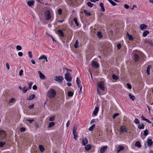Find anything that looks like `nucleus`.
I'll return each instance as SVG.
<instances>
[{
    "label": "nucleus",
    "mask_w": 153,
    "mask_h": 153,
    "mask_svg": "<svg viewBox=\"0 0 153 153\" xmlns=\"http://www.w3.org/2000/svg\"><path fill=\"white\" fill-rule=\"evenodd\" d=\"M56 94V92L55 90L53 88H51L48 91L47 96L51 98H54Z\"/></svg>",
    "instance_id": "obj_1"
},
{
    "label": "nucleus",
    "mask_w": 153,
    "mask_h": 153,
    "mask_svg": "<svg viewBox=\"0 0 153 153\" xmlns=\"http://www.w3.org/2000/svg\"><path fill=\"white\" fill-rule=\"evenodd\" d=\"M65 79L68 82H71L72 80V78L70 73L67 72L65 74Z\"/></svg>",
    "instance_id": "obj_2"
},
{
    "label": "nucleus",
    "mask_w": 153,
    "mask_h": 153,
    "mask_svg": "<svg viewBox=\"0 0 153 153\" xmlns=\"http://www.w3.org/2000/svg\"><path fill=\"white\" fill-rule=\"evenodd\" d=\"M153 144V141L151 139H148L147 143H145V146L146 148L148 146H151Z\"/></svg>",
    "instance_id": "obj_3"
},
{
    "label": "nucleus",
    "mask_w": 153,
    "mask_h": 153,
    "mask_svg": "<svg viewBox=\"0 0 153 153\" xmlns=\"http://www.w3.org/2000/svg\"><path fill=\"white\" fill-rule=\"evenodd\" d=\"M63 79V77L62 76H55L54 77V79L55 81L59 82H62Z\"/></svg>",
    "instance_id": "obj_4"
},
{
    "label": "nucleus",
    "mask_w": 153,
    "mask_h": 153,
    "mask_svg": "<svg viewBox=\"0 0 153 153\" xmlns=\"http://www.w3.org/2000/svg\"><path fill=\"white\" fill-rule=\"evenodd\" d=\"M98 86L101 90H105L104 83L103 82H100L98 83Z\"/></svg>",
    "instance_id": "obj_5"
},
{
    "label": "nucleus",
    "mask_w": 153,
    "mask_h": 153,
    "mask_svg": "<svg viewBox=\"0 0 153 153\" xmlns=\"http://www.w3.org/2000/svg\"><path fill=\"white\" fill-rule=\"evenodd\" d=\"M45 17L46 20H49L51 18V16L50 14V11L49 10H47L45 12Z\"/></svg>",
    "instance_id": "obj_6"
},
{
    "label": "nucleus",
    "mask_w": 153,
    "mask_h": 153,
    "mask_svg": "<svg viewBox=\"0 0 153 153\" xmlns=\"http://www.w3.org/2000/svg\"><path fill=\"white\" fill-rule=\"evenodd\" d=\"M92 66L96 68H99V64L95 61H93L92 62Z\"/></svg>",
    "instance_id": "obj_7"
},
{
    "label": "nucleus",
    "mask_w": 153,
    "mask_h": 153,
    "mask_svg": "<svg viewBox=\"0 0 153 153\" xmlns=\"http://www.w3.org/2000/svg\"><path fill=\"white\" fill-rule=\"evenodd\" d=\"M120 133L121 134L124 132H127V129L125 126H121L120 128Z\"/></svg>",
    "instance_id": "obj_8"
},
{
    "label": "nucleus",
    "mask_w": 153,
    "mask_h": 153,
    "mask_svg": "<svg viewBox=\"0 0 153 153\" xmlns=\"http://www.w3.org/2000/svg\"><path fill=\"white\" fill-rule=\"evenodd\" d=\"M76 82L78 87L80 89V90L79 91V92H80L82 90V86L81 84L80 83V80H79L78 77L76 78Z\"/></svg>",
    "instance_id": "obj_9"
},
{
    "label": "nucleus",
    "mask_w": 153,
    "mask_h": 153,
    "mask_svg": "<svg viewBox=\"0 0 153 153\" xmlns=\"http://www.w3.org/2000/svg\"><path fill=\"white\" fill-rule=\"evenodd\" d=\"M0 135L3 138H4L6 137V134L3 130H1L0 131Z\"/></svg>",
    "instance_id": "obj_10"
},
{
    "label": "nucleus",
    "mask_w": 153,
    "mask_h": 153,
    "mask_svg": "<svg viewBox=\"0 0 153 153\" xmlns=\"http://www.w3.org/2000/svg\"><path fill=\"white\" fill-rule=\"evenodd\" d=\"M124 147L123 146L119 145L117 148V152L118 153H119L121 151L124 149Z\"/></svg>",
    "instance_id": "obj_11"
},
{
    "label": "nucleus",
    "mask_w": 153,
    "mask_h": 153,
    "mask_svg": "<svg viewBox=\"0 0 153 153\" xmlns=\"http://www.w3.org/2000/svg\"><path fill=\"white\" fill-rule=\"evenodd\" d=\"M38 73L39 74V77L42 79H45V75L41 72L40 71H38Z\"/></svg>",
    "instance_id": "obj_12"
},
{
    "label": "nucleus",
    "mask_w": 153,
    "mask_h": 153,
    "mask_svg": "<svg viewBox=\"0 0 153 153\" xmlns=\"http://www.w3.org/2000/svg\"><path fill=\"white\" fill-rule=\"evenodd\" d=\"M34 1L33 0H32L28 1L27 4L28 6L31 7L34 5Z\"/></svg>",
    "instance_id": "obj_13"
},
{
    "label": "nucleus",
    "mask_w": 153,
    "mask_h": 153,
    "mask_svg": "<svg viewBox=\"0 0 153 153\" xmlns=\"http://www.w3.org/2000/svg\"><path fill=\"white\" fill-rule=\"evenodd\" d=\"M58 33V35L61 37H63L64 36V34L62 30H58L57 31Z\"/></svg>",
    "instance_id": "obj_14"
},
{
    "label": "nucleus",
    "mask_w": 153,
    "mask_h": 153,
    "mask_svg": "<svg viewBox=\"0 0 153 153\" xmlns=\"http://www.w3.org/2000/svg\"><path fill=\"white\" fill-rule=\"evenodd\" d=\"M107 148V146H103L102 147L100 150V152L101 153H104L106 150Z\"/></svg>",
    "instance_id": "obj_15"
},
{
    "label": "nucleus",
    "mask_w": 153,
    "mask_h": 153,
    "mask_svg": "<svg viewBox=\"0 0 153 153\" xmlns=\"http://www.w3.org/2000/svg\"><path fill=\"white\" fill-rule=\"evenodd\" d=\"M147 27V26L144 24H142L140 26V29L142 30L146 29Z\"/></svg>",
    "instance_id": "obj_16"
},
{
    "label": "nucleus",
    "mask_w": 153,
    "mask_h": 153,
    "mask_svg": "<svg viewBox=\"0 0 153 153\" xmlns=\"http://www.w3.org/2000/svg\"><path fill=\"white\" fill-rule=\"evenodd\" d=\"M36 97L35 95L34 94H32L30 95L29 97V98H27V99L28 100H31L35 98Z\"/></svg>",
    "instance_id": "obj_17"
},
{
    "label": "nucleus",
    "mask_w": 153,
    "mask_h": 153,
    "mask_svg": "<svg viewBox=\"0 0 153 153\" xmlns=\"http://www.w3.org/2000/svg\"><path fill=\"white\" fill-rule=\"evenodd\" d=\"M88 143V140L86 138H83L82 141V144L85 146Z\"/></svg>",
    "instance_id": "obj_18"
},
{
    "label": "nucleus",
    "mask_w": 153,
    "mask_h": 153,
    "mask_svg": "<svg viewBox=\"0 0 153 153\" xmlns=\"http://www.w3.org/2000/svg\"><path fill=\"white\" fill-rule=\"evenodd\" d=\"M99 111V108L98 107H96L94 110V111H93V114L96 115L98 113Z\"/></svg>",
    "instance_id": "obj_19"
},
{
    "label": "nucleus",
    "mask_w": 153,
    "mask_h": 153,
    "mask_svg": "<svg viewBox=\"0 0 153 153\" xmlns=\"http://www.w3.org/2000/svg\"><path fill=\"white\" fill-rule=\"evenodd\" d=\"M135 145L139 148H140L141 146L140 143L139 141L136 142L135 144Z\"/></svg>",
    "instance_id": "obj_20"
},
{
    "label": "nucleus",
    "mask_w": 153,
    "mask_h": 153,
    "mask_svg": "<svg viewBox=\"0 0 153 153\" xmlns=\"http://www.w3.org/2000/svg\"><path fill=\"white\" fill-rule=\"evenodd\" d=\"M128 96L130 98L132 101H134L136 98L135 96L134 95H132L131 94H129Z\"/></svg>",
    "instance_id": "obj_21"
},
{
    "label": "nucleus",
    "mask_w": 153,
    "mask_h": 153,
    "mask_svg": "<svg viewBox=\"0 0 153 153\" xmlns=\"http://www.w3.org/2000/svg\"><path fill=\"white\" fill-rule=\"evenodd\" d=\"M91 146L90 144H88L85 147V149L86 151L89 150L91 148Z\"/></svg>",
    "instance_id": "obj_22"
},
{
    "label": "nucleus",
    "mask_w": 153,
    "mask_h": 153,
    "mask_svg": "<svg viewBox=\"0 0 153 153\" xmlns=\"http://www.w3.org/2000/svg\"><path fill=\"white\" fill-rule=\"evenodd\" d=\"M127 36H128V39L130 41H133L134 39L133 38L131 35H130L128 34V33H127Z\"/></svg>",
    "instance_id": "obj_23"
},
{
    "label": "nucleus",
    "mask_w": 153,
    "mask_h": 153,
    "mask_svg": "<svg viewBox=\"0 0 153 153\" xmlns=\"http://www.w3.org/2000/svg\"><path fill=\"white\" fill-rule=\"evenodd\" d=\"M100 6L101 7V10L104 12L105 11V10L103 4L102 3H100Z\"/></svg>",
    "instance_id": "obj_24"
},
{
    "label": "nucleus",
    "mask_w": 153,
    "mask_h": 153,
    "mask_svg": "<svg viewBox=\"0 0 153 153\" xmlns=\"http://www.w3.org/2000/svg\"><path fill=\"white\" fill-rule=\"evenodd\" d=\"M139 58V56L137 54H135L134 56V60L135 62H137Z\"/></svg>",
    "instance_id": "obj_25"
},
{
    "label": "nucleus",
    "mask_w": 153,
    "mask_h": 153,
    "mask_svg": "<svg viewBox=\"0 0 153 153\" xmlns=\"http://www.w3.org/2000/svg\"><path fill=\"white\" fill-rule=\"evenodd\" d=\"M84 13H85L86 15L87 16H90L91 15V13L90 12H88L86 10H84Z\"/></svg>",
    "instance_id": "obj_26"
},
{
    "label": "nucleus",
    "mask_w": 153,
    "mask_h": 153,
    "mask_svg": "<svg viewBox=\"0 0 153 153\" xmlns=\"http://www.w3.org/2000/svg\"><path fill=\"white\" fill-rule=\"evenodd\" d=\"M149 33V32L148 30H146L144 31L143 33V37H146L148 34Z\"/></svg>",
    "instance_id": "obj_27"
},
{
    "label": "nucleus",
    "mask_w": 153,
    "mask_h": 153,
    "mask_svg": "<svg viewBox=\"0 0 153 153\" xmlns=\"http://www.w3.org/2000/svg\"><path fill=\"white\" fill-rule=\"evenodd\" d=\"M39 148L41 152H43L45 150L44 147L42 145H39Z\"/></svg>",
    "instance_id": "obj_28"
},
{
    "label": "nucleus",
    "mask_w": 153,
    "mask_h": 153,
    "mask_svg": "<svg viewBox=\"0 0 153 153\" xmlns=\"http://www.w3.org/2000/svg\"><path fill=\"white\" fill-rule=\"evenodd\" d=\"M97 35L99 39H101L102 38V33L100 32H98L97 34Z\"/></svg>",
    "instance_id": "obj_29"
},
{
    "label": "nucleus",
    "mask_w": 153,
    "mask_h": 153,
    "mask_svg": "<svg viewBox=\"0 0 153 153\" xmlns=\"http://www.w3.org/2000/svg\"><path fill=\"white\" fill-rule=\"evenodd\" d=\"M55 123L54 122H51L49 123L48 127L49 128H51L54 126Z\"/></svg>",
    "instance_id": "obj_30"
},
{
    "label": "nucleus",
    "mask_w": 153,
    "mask_h": 153,
    "mask_svg": "<svg viewBox=\"0 0 153 153\" xmlns=\"http://www.w3.org/2000/svg\"><path fill=\"white\" fill-rule=\"evenodd\" d=\"M144 126L143 124H142L138 126V128L139 129H143L144 128Z\"/></svg>",
    "instance_id": "obj_31"
},
{
    "label": "nucleus",
    "mask_w": 153,
    "mask_h": 153,
    "mask_svg": "<svg viewBox=\"0 0 153 153\" xmlns=\"http://www.w3.org/2000/svg\"><path fill=\"white\" fill-rule=\"evenodd\" d=\"M112 77L114 79L116 80L118 79V76H117L114 74H113L112 75Z\"/></svg>",
    "instance_id": "obj_32"
},
{
    "label": "nucleus",
    "mask_w": 153,
    "mask_h": 153,
    "mask_svg": "<svg viewBox=\"0 0 153 153\" xmlns=\"http://www.w3.org/2000/svg\"><path fill=\"white\" fill-rule=\"evenodd\" d=\"M148 130L146 129L143 131L144 135L146 136L148 134Z\"/></svg>",
    "instance_id": "obj_33"
},
{
    "label": "nucleus",
    "mask_w": 153,
    "mask_h": 153,
    "mask_svg": "<svg viewBox=\"0 0 153 153\" xmlns=\"http://www.w3.org/2000/svg\"><path fill=\"white\" fill-rule=\"evenodd\" d=\"M108 1L113 6H115L116 4L111 0H108Z\"/></svg>",
    "instance_id": "obj_34"
},
{
    "label": "nucleus",
    "mask_w": 153,
    "mask_h": 153,
    "mask_svg": "<svg viewBox=\"0 0 153 153\" xmlns=\"http://www.w3.org/2000/svg\"><path fill=\"white\" fill-rule=\"evenodd\" d=\"M28 90V89L25 86L22 88V91L23 93H25L27 92Z\"/></svg>",
    "instance_id": "obj_35"
},
{
    "label": "nucleus",
    "mask_w": 153,
    "mask_h": 153,
    "mask_svg": "<svg viewBox=\"0 0 153 153\" xmlns=\"http://www.w3.org/2000/svg\"><path fill=\"white\" fill-rule=\"evenodd\" d=\"M74 21L75 22L76 25L77 26H79V24L77 22V19L76 18H74Z\"/></svg>",
    "instance_id": "obj_36"
},
{
    "label": "nucleus",
    "mask_w": 153,
    "mask_h": 153,
    "mask_svg": "<svg viewBox=\"0 0 153 153\" xmlns=\"http://www.w3.org/2000/svg\"><path fill=\"white\" fill-rule=\"evenodd\" d=\"M95 125L93 124L92 126L89 128V130L90 131H92L93 130L94 128L95 127Z\"/></svg>",
    "instance_id": "obj_37"
},
{
    "label": "nucleus",
    "mask_w": 153,
    "mask_h": 153,
    "mask_svg": "<svg viewBox=\"0 0 153 153\" xmlns=\"http://www.w3.org/2000/svg\"><path fill=\"white\" fill-rule=\"evenodd\" d=\"M73 93L71 91H68V96L69 97H72L73 96Z\"/></svg>",
    "instance_id": "obj_38"
},
{
    "label": "nucleus",
    "mask_w": 153,
    "mask_h": 153,
    "mask_svg": "<svg viewBox=\"0 0 153 153\" xmlns=\"http://www.w3.org/2000/svg\"><path fill=\"white\" fill-rule=\"evenodd\" d=\"M87 5L90 7H92V6H93V5H94V4H92V3H91V2H88L87 3Z\"/></svg>",
    "instance_id": "obj_39"
},
{
    "label": "nucleus",
    "mask_w": 153,
    "mask_h": 153,
    "mask_svg": "<svg viewBox=\"0 0 153 153\" xmlns=\"http://www.w3.org/2000/svg\"><path fill=\"white\" fill-rule=\"evenodd\" d=\"M5 144V142H0V147H2Z\"/></svg>",
    "instance_id": "obj_40"
},
{
    "label": "nucleus",
    "mask_w": 153,
    "mask_h": 153,
    "mask_svg": "<svg viewBox=\"0 0 153 153\" xmlns=\"http://www.w3.org/2000/svg\"><path fill=\"white\" fill-rule=\"evenodd\" d=\"M15 100V99L14 98H12L9 101V103H12L14 102Z\"/></svg>",
    "instance_id": "obj_41"
},
{
    "label": "nucleus",
    "mask_w": 153,
    "mask_h": 153,
    "mask_svg": "<svg viewBox=\"0 0 153 153\" xmlns=\"http://www.w3.org/2000/svg\"><path fill=\"white\" fill-rule=\"evenodd\" d=\"M46 57V56L45 55H41L40 57L39 58V60H41L43 59H45V58Z\"/></svg>",
    "instance_id": "obj_42"
},
{
    "label": "nucleus",
    "mask_w": 153,
    "mask_h": 153,
    "mask_svg": "<svg viewBox=\"0 0 153 153\" xmlns=\"http://www.w3.org/2000/svg\"><path fill=\"white\" fill-rule=\"evenodd\" d=\"M146 43H149L151 46H153V43L151 41H147L146 40Z\"/></svg>",
    "instance_id": "obj_43"
},
{
    "label": "nucleus",
    "mask_w": 153,
    "mask_h": 153,
    "mask_svg": "<svg viewBox=\"0 0 153 153\" xmlns=\"http://www.w3.org/2000/svg\"><path fill=\"white\" fill-rule=\"evenodd\" d=\"M28 89H30L31 88L32 83L31 82H29L28 83Z\"/></svg>",
    "instance_id": "obj_44"
},
{
    "label": "nucleus",
    "mask_w": 153,
    "mask_h": 153,
    "mask_svg": "<svg viewBox=\"0 0 153 153\" xmlns=\"http://www.w3.org/2000/svg\"><path fill=\"white\" fill-rule=\"evenodd\" d=\"M28 54L29 57L30 58H32L33 55L32 54V52L31 51H29Z\"/></svg>",
    "instance_id": "obj_45"
},
{
    "label": "nucleus",
    "mask_w": 153,
    "mask_h": 153,
    "mask_svg": "<svg viewBox=\"0 0 153 153\" xmlns=\"http://www.w3.org/2000/svg\"><path fill=\"white\" fill-rule=\"evenodd\" d=\"M54 116H52V117H51L49 118V120L50 121H53L54 120Z\"/></svg>",
    "instance_id": "obj_46"
},
{
    "label": "nucleus",
    "mask_w": 153,
    "mask_h": 153,
    "mask_svg": "<svg viewBox=\"0 0 153 153\" xmlns=\"http://www.w3.org/2000/svg\"><path fill=\"white\" fill-rule=\"evenodd\" d=\"M134 122L136 124H139L140 123V122L138 120L137 118H136L135 119V120H134Z\"/></svg>",
    "instance_id": "obj_47"
},
{
    "label": "nucleus",
    "mask_w": 153,
    "mask_h": 153,
    "mask_svg": "<svg viewBox=\"0 0 153 153\" xmlns=\"http://www.w3.org/2000/svg\"><path fill=\"white\" fill-rule=\"evenodd\" d=\"M23 71L22 69H21L19 72V76H21L22 75Z\"/></svg>",
    "instance_id": "obj_48"
},
{
    "label": "nucleus",
    "mask_w": 153,
    "mask_h": 153,
    "mask_svg": "<svg viewBox=\"0 0 153 153\" xmlns=\"http://www.w3.org/2000/svg\"><path fill=\"white\" fill-rule=\"evenodd\" d=\"M78 41L77 40H76L75 42V44L74 45V47L76 48H77L78 47Z\"/></svg>",
    "instance_id": "obj_49"
},
{
    "label": "nucleus",
    "mask_w": 153,
    "mask_h": 153,
    "mask_svg": "<svg viewBox=\"0 0 153 153\" xmlns=\"http://www.w3.org/2000/svg\"><path fill=\"white\" fill-rule=\"evenodd\" d=\"M16 48L18 50H20L22 49V47L18 45L16 46Z\"/></svg>",
    "instance_id": "obj_50"
},
{
    "label": "nucleus",
    "mask_w": 153,
    "mask_h": 153,
    "mask_svg": "<svg viewBox=\"0 0 153 153\" xmlns=\"http://www.w3.org/2000/svg\"><path fill=\"white\" fill-rule=\"evenodd\" d=\"M119 115V114L118 113H116L114 114L113 115V118L114 119L115 118V117H117V116Z\"/></svg>",
    "instance_id": "obj_51"
},
{
    "label": "nucleus",
    "mask_w": 153,
    "mask_h": 153,
    "mask_svg": "<svg viewBox=\"0 0 153 153\" xmlns=\"http://www.w3.org/2000/svg\"><path fill=\"white\" fill-rule=\"evenodd\" d=\"M18 56H22L23 55V53L22 52H20L18 53Z\"/></svg>",
    "instance_id": "obj_52"
},
{
    "label": "nucleus",
    "mask_w": 153,
    "mask_h": 153,
    "mask_svg": "<svg viewBox=\"0 0 153 153\" xmlns=\"http://www.w3.org/2000/svg\"><path fill=\"white\" fill-rule=\"evenodd\" d=\"M127 86L128 88L129 89H131V86L130 84L129 83H127Z\"/></svg>",
    "instance_id": "obj_53"
},
{
    "label": "nucleus",
    "mask_w": 153,
    "mask_h": 153,
    "mask_svg": "<svg viewBox=\"0 0 153 153\" xmlns=\"http://www.w3.org/2000/svg\"><path fill=\"white\" fill-rule=\"evenodd\" d=\"M58 13L59 14H61L62 13V11L61 9H60L58 10Z\"/></svg>",
    "instance_id": "obj_54"
},
{
    "label": "nucleus",
    "mask_w": 153,
    "mask_h": 153,
    "mask_svg": "<svg viewBox=\"0 0 153 153\" xmlns=\"http://www.w3.org/2000/svg\"><path fill=\"white\" fill-rule=\"evenodd\" d=\"M73 135L74 136V138L75 140H77L78 137V136L77 135V134H75Z\"/></svg>",
    "instance_id": "obj_55"
},
{
    "label": "nucleus",
    "mask_w": 153,
    "mask_h": 153,
    "mask_svg": "<svg viewBox=\"0 0 153 153\" xmlns=\"http://www.w3.org/2000/svg\"><path fill=\"white\" fill-rule=\"evenodd\" d=\"M25 128H21L20 129V130L22 132L25 131Z\"/></svg>",
    "instance_id": "obj_56"
},
{
    "label": "nucleus",
    "mask_w": 153,
    "mask_h": 153,
    "mask_svg": "<svg viewBox=\"0 0 153 153\" xmlns=\"http://www.w3.org/2000/svg\"><path fill=\"white\" fill-rule=\"evenodd\" d=\"M6 67L7 68V69L8 70L9 69H10V66H9V64L7 62L6 63Z\"/></svg>",
    "instance_id": "obj_57"
},
{
    "label": "nucleus",
    "mask_w": 153,
    "mask_h": 153,
    "mask_svg": "<svg viewBox=\"0 0 153 153\" xmlns=\"http://www.w3.org/2000/svg\"><path fill=\"white\" fill-rule=\"evenodd\" d=\"M27 121H29L30 123H31L34 121V119H27Z\"/></svg>",
    "instance_id": "obj_58"
},
{
    "label": "nucleus",
    "mask_w": 153,
    "mask_h": 153,
    "mask_svg": "<svg viewBox=\"0 0 153 153\" xmlns=\"http://www.w3.org/2000/svg\"><path fill=\"white\" fill-rule=\"evenodd\" d=\"M121 47V45L120 44H118L117 45V48L118 49H120Z\"/></svg>",
    "instance_id": "obj_59"
},
{
    "label": "nucleus",
    "mask_w": 153,
    "mask_h": 153,
    "mask_svg": "<svg viewBox=\"0 0 153 153\" xmlns=\"http://www.w3.org/2000/svg\"><path fill=\"white\" fill-rule=\"evenodd\" d=\"M35 126L36 129H37L39 127V126L37 123H35Z\"/></svg>",
    "instance_id": "obj_60"
},
{
    "label": "nucleus",
    "mask_w": 153,
    "mask_h": 153,
    "mask_svg": "<svg viewBox=\"0 0 153 153\" xmlns=\"http://www.w3.org/2000/svg\"><path fill=\"white\" fill-rule=\"evenodd\" d=\"M34 104L30 105L28 106V108L29 109H31L33 108V107H34Z\"/></svg>",
    "instance_id": "obj_61"
},
{
    "label": "nucleus",
    "mask_w": 153,
    "mask_h": 153,
    "mask_svg": "<svg viewBox=\"0 0 153 153\" xmlns=\"http://www.w3.org/2000/svg\"><path fill=\"white\" fill-rule=\"evenodd\" d=\"M141 118L143 120L145 121V120H146L147 119L145 118V117L143 116V115H142L141 116Z\"/></svg>",
    "instance_id": "obj_62"
},
{
    "label": "nucleus",
    "mask_w": 153,
    "mask_h": 153,
    "mask_svg": "<svg viewBox=\"0 0 153 153\" xmlns=\"http://www.w3.org/2000/svg\"><path fill=\"white\" fill-rule=\"evenodd\" d=\"M124 7L126 9H128L129 7L128 5L127 4H125L124 5Z\"/></svg>",
    "instance_id": "obj_63"
},
{
    "label": "nucleus",
    "mask_w": 153,
    "mask_h": 153,
    "mask_svg": "<svg viewBox=\"0 0 153 153\" xmlns=\"http://www.w3.org/2000/svg\"><path fill=\"white\" fill-rule=\"evenodd\" d=\"M33 89L34 90H36L37 89V86L36 85H35L33 87Z\"/></svg>",
    "instance_id": "obj_64"
}]
</instances>
